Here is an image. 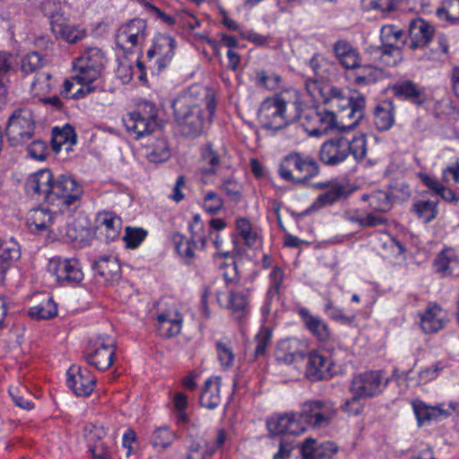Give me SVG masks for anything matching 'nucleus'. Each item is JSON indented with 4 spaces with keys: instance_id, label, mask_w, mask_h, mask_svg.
Segmentation results:
<instances>
[{
    "instance_id": "052dcab7",
    "label": "nucleus",
    "mask_w": 459,
    "mask_h": 459,
    "mask_svg": "<svg viewBox=\"0 0 459 459\" xmlns=\"http://www.w3.org/2000/svg\"><path fill=\"white\" fill-rule=\"evenodd\" d=\"M43 65L42 56L36 51L28 53L22 60V71L31 74L38 71Z\"/></svg>"
},
{
    "instance_id": "680f3d73",
    "label": "nucleus",
    "mask_w": 459,
    "mask_h": 459,
    "mask_svg": "<svg viewBox=\"0 0 459 459\" xmlns=\"http://www.w3.org/2000/svg\"><path fill=\"white\" fill-rule=\"evenodd\" d=\"M216 351L218 359L224 368L233 366L235 355L230 344L218 341L216 342Z\"/></svg>"
},
{
    "instance_id": "6e6d98bb",
    "label": "nucleus",
    "mask_w": 459,
    "mask_h": 459,
    "mask_svg": "<svg viewBox=\"0 0 459 459\" xmlns=\"http://www.w3.org/2000/svg\"><path fill=\"white\" fill-rule=\"evenodd\" d=\"M255 357L259 358L265 354L267 346L272 341V329L267 326H262L256 333L255 338Z\"/></svg>"
},
{
    "instance_id": "49530a36",
    "label": "nucleus",
    "mask_w": 459,
    "mask_h": 459,
    "mask_svg": "<svg viewBox=\"0 0 459 459\" xmlns=\"http://www.w3.org/2000/svg\"><path fill=\"white\" fill-rule=\"evenodd\" d=\"M398 50L382 44L380 47H368V52L370 55H374V60L377 65L385 66H392L396 64V59L394 56V51Z\"/></svg>"
},
{
    "instance_id": "69168bd1",
    "label": "nucleus",
    "mask_w": 459,
    "mask_h": 459,
    "mask_svg": "<svg viewBox=\"0 0 459 459\" xmlns=\"http://www.w3.org/2000/svg\"><path fill=\"white\" fill-rule=\"evenodd\" d=\"M223 206L222 198L215 192H208L204 198V208L210 214L218 213Z\"/></svg>"
},
{
    "instance_id": "aec40b11",
    "label": "nucleus",
    "mask_w": 459,
    "mask_h": 459,
    "mask_svg": "<svg viewBox=\"0 0 459 459\" xmlns=\"http://www.w3.org/2000/svg\"><path fill=\"white\" fill-rule=\"evenodd\" d=\"M50 26L56 39H62L70 44L76 43L85 37L84 30L71 25L63 14L57 13L50 16Z\"/></svg>"
},
{
    "instance_id": "13d9d810",
    "label": "nucleus",
    "mask_w": 459,
    "mask_h": 459,
    "mask_svg": "<svg viewBox=\"0 0 459 459\" xmlns=\"http://www.w3.org/2000/svg\"><path fill=\"white\" fill-rule=\"evenodd\" d=\"M380 245L383 249L384 257L398 256L403 254L405 248L403 245L395 238L388 237L385 239H380Z\"/></svg>"
},
{
    "instance_id": "0e129e2a",
    "label": "nucleus",
    "mask_w": 459,
    "mask_h": 459,
    "mask_svg": "<svg viewBox=\"0 0 459 459\" xmlns=\"http://www.w3.org/2000/svg\"><path fill=\"white\" fill-rule=\"evenodd\" d=\"M281 78L280 75L276 74H268L265 71L260 70L256 72V85L259 87H264L267 90H275Z\"/></svg>"
},
{
    "instance_id": "a18cd8bd",
    "label": "nucleus",
    "mask_w": 459,
    "mask_h": 459,
    "mask_svg": "<svg viewBox=\"0 0 459 459\" xmlns=\"http://www.w3.org/2000/svg\"><path fill=\"white\" fill-rule=\"evenodd\" d=\"M28 315L30 318L36 320L51 319L57 315V306L52 298H48L46 302L31 307Z\"/></svg>"
},
{
    "instance_id": "72a5a7b5",
    "label": "nucleus",
    "mask_w": 459,
    "mask_h": 459,
    "mask_svg": "<svg viewBox=\"0 0 459 459\" xmlns=\"http://www.w3.org/2000/svg\"><path fill=\"white\" fill-rule=\"evenodd\" d=\"M221 378H208L200 394V404L209 410L215 409L221 403Z\"/></svg>"
},
{
    "instance_id": "f3484780",
    "label": "nucleus",
    "mask_w": 459,
    "mask_h": 459,
    "mask_svg": "<svg viewBox=\"0 0 459 459\" xmlns=\"http://www.w3.org/2000/svg\"><path fill=\"white\" fill-rule=\"evenodd\" d=\"M67 385L77 396H89L94 390L95 378L87 368L73 365L67 370Z\"/></svg>"
},
{
    "instance_id": "864d4df0",
    "label": "nucleus",
    "mask_w": 459,
    "mask_h": 459,
    "mask_svg": "<svg viewBox=\"0 0 459 459\" xmlns=\"http://www.w3.org/2000/svg\"><path fill=\"white\" fill-rule=\"evenodd\" d=\"M147 234V230L143 228L126 227L123 240L127 248L134 249L145 239Z\"/></svg>"
},
{
    "instance_id": "3c124183",
    "label": "nucleus",
    "mask_w": 459,
    "mask_h": 459,
    "mask_svg": "<svg viewBox=\"0 0 459 459\" xmlns=\"http://www.w3.org/2000/svg\"><path fill=\"white\" fill-rule=\"evenodd\" d=\"M174 439V432L171 431L168 427L164 426L159 427L153 431L151 443L154 447H161L162 450H165L171 446Z\"/></svg>"
},
{
    "instance_id": "37998d69",
    "label": "nucleus",
    "mask_w": 459,
    "mask_h": 459,
    "mask_svg": "<svg viewBox=\"0 0 459 459\" xmlns=\"http://www.w3.org/2000/svg\"><path fill=\"white\" fill-rule=\"evenodd\" d=\"M147 150L146 157L149 161L153 163L166 161L170 157V149L165 138H157L147 146Z\"/></svg>"
},
{
    "instance_id": "bf43d9fd",
    "label": "nucleus",
    "mask_w": 459,
    "mask_h": 459,
    "mask_svg": "<svg viewBox=\"0 0 459 459\" xmlns=\"http://www.w3.org/2000/svg\"><path fill=\"white\" fill-rule=\"evenodd\" d=\"M80 58L84 59L88 64L103 69L107 59L101 49L98 48H90L82 54Z\"/></svg>"
},
{
    "instance_id": "603ef678",
    "label": "nucleus",
    "mask_w": 459,
    "mask_h": 459,
    "mask_svg": "<svg viewBox=\"0 0 459 459\" xmlns=\"http://www.w3.org/2000/svg\"><path fill=\"white\" fill-rule=\"evenodd\" d=\"M369 205L375 211L385 212L392 207L389 194L385 191H377L367 196ZM366 199V196H364Z\"/></svg>"
},
{
    "instance_id": "8fccbe9b",
    "label": "nucleus",
    "mask_w": 459,
    "mask_h": 459,
    "mask_svg": "<svg viewBox=\"0 0 459 459\" xmlns=\"http://www.w3.org/2000/svg\"><path fill=\"white\" fill-rule=\"evenodd\" d=\"M359 67L360 70L357 72L354 78V82L357 85L375 83L382 74V71L375 65H360Z\"/></svg>"
},
{
    "instance_id": "58836bf2",
    "label": "nucleus",
    "mask_w": 459,
    "mask_h": 459,
    "mask_svg": "<svg viewBox=\"0 0 459 459\" xmlns=\"http://www.w3.org/2000/svg\"><path fill=\"white\" fill-rule=\"evenodd\" d=\"M55 216L48 209L36 208L30 210L27 223L32 231H43L53 224Z\"/></svg>"
},
{
    "instance_id": "9b49d317",
    "label": "nucleus",
    "mask_w": 459,
    "mask_h": 459,
    "mask_svg": "<svg viewBox=\"0 0 459 459\" xmlns=\"http://www.w3.org/2000/svg\"><path fill=\"white\" fill-rule=\"evenodd\" d=\"M48 272L63 285L77 284L83 279L81 264L76 258L55 256L48 261Z\"/></svg>"
},
{
    "instance_id": "ea45409f",
    "label": "nucleus",
    "mask_w": 459,
    "mask_h": 459,
    "mask_svg": "<svg viewBox=\"0 0 459 459\" xmlns=\"http://www.w3.org/2000/svg\"><path fill=\"white\" fill-rule=\"evenodd\" d=\"M248 296L239 290H231L227 307L232 311L236 320H241L248 312Z\"/></svg>"
},
{
    "instance_id": "473e14b6",
    "label": "nucleus",
    "mask_w": 459,
    "mask_h": 459,
    "mask_svg": "<svg viewBox=\"0 0 459 459\" xmlns=\"http://www.w3.org/2000/svg\"><path fill=\"white\" fill-rule=\"evenodd\" d=\"M76 143V134L74 128L66 125L62 129L55 127L52 131L51 147L55 153H59L63 150L68 153Z\"/></svg>"
},
{
    "instance_id": "a19ab883",
    "label": "nucleus",
    "mask_w": 459,
    "mask_h": 459,
    "mask_svg": "<svg viewBox=\"0 0 459 459\" xmlns=\"http://www.w3.org/2000/svg\"><path fill=\"white\" fill-rule=\"evenodd\" d=\"M345 189V186L339 182L333 184L326 192L317 196L312 204L311 209L319 210L325 206L332 205L342 197H346Z\"/></svg>"
},
{
    "instance_id": "e2e57ef3",
    "label": "nucleus",
    "mask_w": 459,
    "mask_h": 459,
    "mask_svg": "<svg viewBox=\"0 0 459 459\" xmlns=\"http://www.w3.org/2000/svg\"><path fill=\"white\" fill-rule=\"evenodd\" d=\"M221 188L227 195L230 201L235 203L240 201L242 197L241 186L233 178L223 179Z\"/></svg>"
},
{
    "instance_id": "412c9836",
    "label": "nucleus",
    "mask_w": 459,
    "mask_h": 459,
    "mask_svg": "<svg viewBox=\"0 0 459 459\" xmlns=\"http://www.w3.org/2000/svg\"><path fill=\"white\" fill-rule=\"evenodd\" d=\"M191 231V238H186L180 233H174L172 235V241L178 254L190 261L195 257V249L197 247V243L201 244V248H204L206 245V238L203 233L194 231V226H189Z\"/></svg>"
},
{
    "instance_id": "338daca9",
    "label": "nucleus",
    "mask_w": 459,
    "mask_h": 459,
    "mask_svg": "<svg viewBox=\"0 0 459 459\" xmlns=\"http://www.w3.org/2000/svg\"><path fill=\"white\" fill-rule=\"evenodd\" d=\"M27 152L30 157L37 160H44L48 156V146L42 140H34L28 145Z\"/></svg>"
},
{
    "instance_id": "c85d7f7f",
    "label": "nucleus",
    "mask_w": 459,
    "mask_h": 459,
    "mask_svg": "<svg viewBox=\"0 0 459 459\" xmlns=\"http://www.w3.org/2000/svg\"><path fill=\"white\" fill-rule=\"evenodd\" d=\"M315 445V439L305 440L300 449L303 459H332L338 451V446L333 442Z\"/></svg>"
},
{
    "instance_id": "bb28decb",
    "label": "nucleus",
    "mask_w": 459,
    "mask_h": 459,
    "mask_svg": "<svg viewBox=\"0 0 459 459\" xmlns=\"http://www.w3.org/2000/svg\"><path fill=\"white\" fill-rule=\"evenodd\" d=\"M91 267L104 281L112 283L121 277V265L115 256L103 255L94 261Z\"/></svg>"
},
{
    "instance_id": "b1692460",
    "label": "nucleus",
    "mask_w": 459,
    "mask_h": 459,
    "mask_svg": "<svg viewBox=\"0 0 459 459\" xmlns=\"http://www.w3.org/2000/svg\"><path fill=\"white\" fill-rule=\"evenodd\" d=\"M305 345L299 340L290 338L281 340L276 348L275 357L278 361L287 365L303 359Z\"/></svg>"
},
{
    "instance_id": "de8ad7c7",
    "label": "nucleus",
    "mask_w": 459,
    "mask_h": 459,
    "mask_svg": "<svg viewBox=\"0 0 459 459\" xmlns=\"http://www.w3.org/2000/svg\"><path fill=\"white\" fill-rule=\"evenodd\" d=\"M9 394L14 403L24 410H30L34 404L32 403V394L28 391L27 387L19 384L17 385L10 386Z\"/></svg>"
},
{
    "instance_id": "5701e85b",
    "label": "nucleus",
    "mask_w": 459,
    "mask_h": 459,
    "mask_svg": "<svg viewBox=\"0 0 459 459\" xmlns=\"http://www.w3.org/2000/svg\"><path fill=\"white\" fill-rule=\"evenodd\" d=\"M333 52L339 64L345 69L359 68L361 56L359 50L348 40L338 39L333 45Z\"/></svg>"
},
{
    "instance_id": "e433bc0d",
    "label": "nucleus",
    "mask_w": 459,
    "mask_h": 459,
    "mask_svg": "<svg viewBox=\"0 0 459 459\" xmlns=\"http://www.w3.org/2000/svg\"><path fill=\"white\" fill-rule=\"evenodd\" d=\"M20 255V246L13 238L0 239V273L4 274Z\"/></svg>"
},
{
    "instance_id": "20e7f679",
    "label": "nucleus",
    "mask_w": 459,
    "mask_h": 459,
    "mask_svg": "<svg viewBox=\"0 0 459 459\" xmlns=\"http://www.w3.org/2000/svg\"><path fill=\"white\" fill-rule=\"evenodd\" d=\"M319 173L314 158L292 152L284 156L279 165V175L284 181L293 185H305Z\"/></svg>"
},
{
    "instance_id": "f257e3e1",
    "label": "nucleus",
    "mask_w": 459,
    "mask_h": 459,
    "mask_svg": "<svg viewBox=\"0 0 459 459\" xmlns=\"http://www.w3.org/2000/svg\"><path fill=\"white\" fill-rule=\"evenodd\" d=\"M215 108L214 96L207 88L191 86L172 103L177 132L186 139L199 137L204 132L205 123L213 116Z\"/></svg>"
},
{
    "instance_id": "09e8293b",
    "label": "nucleus",
    "mask_w": 459,
    "mask_h": 459,
    "mask_svg": "<svg viewBox=\"0 0 459 459\" xmlns=\"http://www.w3.org/2000/svg\"><path fill=\"white\" fill-rule=\"evenodd\" d=\"M437 15L451 24H459V0H444L442 6L437 10Z\"/></svg>"
},
{
    "instance_id": "79ce46f5",
    "label": "nucleus",
    "mask_w": 459,
    "mask_h": 459,
    "mask_svg": "<svg viewBox=\"0 0 459 459\" xmlns=\"http://www.w3.org/2000/svg\"><path fill=\"white\" fill-rule=\"evenodd\" d=\"M437 204L438 200H419L413 204L411 211L419 220L424 223H429L437 216Z\"/></svg>"
},
{
    "instance_id": "2f4dec72",
    "label": "nucleus",
    "mask_w": 459,
    "mask_h": 459,
    "mask_svg": "<svg viewBox=\"0 0 459 459\" xmlns=\"http://www.w3.org/2000/svg\"><path fill=\"white\" fill-rule=\"evenodd\" d=\"M395 106L393 101L385 100L374 108L373 120L379 132L389 130L394 124Z\"/></svg>"
},
{
    "instance_id": "9d476101",
    "label": "nucleus",
    "mask_w": 459,
    "mask_h": 459,
    "mask_svg": "<svg viewBox=\"0 0 459 459\" xmlns=\"http://www.w3.org/2000/svg\"><path fill=\"white\" fill-rule=\"evenodd\" d=\"M334 414L335 408L332 402L311 400L302 404L299 420L313 428H323L330 423Z\"/></svg>"
},
{
    "instance_id": "f704fd0d",
    "label": "nucleus",
    "mask_w": 459,
    "mask_h": 459,
    "mask_svg": "<svg viewBox=\"0 0 459 459\" xmlns=\"http://www.w3.org/2000/svg\"><path fill=\"white\" fill-rule=\"evenodd\" d=\"M352 130L340 129L347 142L348 155L352 154L357 161H360L367 154V140L364 134H355Z\"/></svg>"
},
{
    "instance_id": "7ed1b4c3",
    "label": "nucleus",
    "mask_w": 459,
    "mask_h": 459,
    "mask_svg": "<svg viewBox=\"0 0 459 459\" xmlns=\"http://www.w3.org/2000/svg\"><path fill=\"white\" fill-rule=\"evenodd\" d=\"M327 112H333L339 122L340 129H353L364 117L366 100L364 96L351 97L344 91L332 86L324 95Z\"/></svg>"
},
{
    "instance_id": "39448f33",
    "label": "nucleus",
    "mask_w": 459,
    "mask_h": 459,
    "mask_svg": "<svg viewBox=\"0 0 459 459\" xmlns=\"http://www.w3.org/2000/svg\"><path fill=\"white\" fill-rule=\"evenodd\" d=\"M383 379L379 371H368L355 376L350 387L353 395L342 405L343 411L354 415L359 413L361 409L359 400L380 394L383 389Z\"/></svg>"
},
{
    "instance_id": "6ab92c4d",
    "label": "nucleus",
    "mask_w": 459,
    "mask_h": 459,
    "mask_svg": "<svg viewBox=\"0 0 459 459\" xmlns=\"http://www.w3.org/2000/svg\"><path fill=\"white\" fill-rule=\"evenodd\" d=\"M448 320L446 311L437 303H429L425 310L420 313V329L427 334L442 330Z\"/></svg>"
},
{
    "instance_id": "a878e982",
    "label": "nucleus",
    "mask_w": 459,
    "mask_h": 459,
    "mask_svg": "<svg viewBox=\"0 0 459 459\" xmlns=\"http://www.w3.org/2000/svg\"><path fill=\"white\" fill-rule=\"evenodd\" d=\"M330 365L326 357L316 351H310L307 354L306 377L313 382L325 379L331 376Z\"/></svg>"
},
{
    "instance_id": "f8f14e48",
    "label": "nucleus",
    "mask_w": 459,
    "mask_h": 459,
    "mask_svg": "<svg viewBox=\"0 0 459 459\" xmlns=\"http://www.w3.org/2000/svg\"><path fill=\"white\" fill-rule=\"evenodd\" d=\"M115 352L116 348L112 339L105 340L99 337L90 342L85 351V359L98 370H106L112 365Z\"/></svg>"
},
{
    "instance_id": "5fc2aeb1",
    "label": "nucleus",
    "mask_w": 459,
    "mask_h": 459,
    "mask_svg": "<svg viewBox=\"0 0 459 459\" xmlns=\"http://www.w3.org/2000/svg\"><path fill=\"white\" fill-rule=\"evenodd\" d=\"M144 38L136 36L135 34H128L124 30H117L116 37L117 47L124 50L126 53L131 52V48L136 47Z\"/></svg>"
},
{
    "instance_id": "c9c22d12",
    "label": "nucleus",
    "mask_w": 459,
    "mask_h": 459,
    "mask_svg": "<svg viewBox=\"0 0 459 459\" xmlns=\"http://www.w3.org/2000/svg\"><path fill=\"white\" fill-rule=\"evenodd\" d=\"M200 169L206 176L214 175L221 164V157L212 143H207L200 149Z\"/></svg>"
},
{
    "instance_id": "4468645a",
    "label": "nucleus",
    "mask_w": 459,
    "mask_h": 459,
    "mask_svg": "<svg viewBox=\"0 0 459 459\" xmlns=\"http://www.w3.org/2000/svg\"><path fill=\"white\" fill-rule=\"evenodd\" d=\"M346 139L342 137L341 131L325 142L319 151V159L326 165H337L344 161L348 157Z\"/></svg>"
},
{
    "instance_id": "2eb2a0df",
    "label": "nucleus",
    "mask_w": 459,
    "mask_h": 459,
    "mask_svg": "<svg viewBox=\"0 0 459 459\" xmlns=\"http://www.w3.org/2000/svg\"><path fill=\"white\" fill-rule=\"evenodd\" d=\"M269 437L280 435H299L306 430L294 413L275 414L266 420Z\"/></svg>"
},
{
    "instance_id": "423d86ee",
    "label": "nucleus",
    "mask_w": 459,
    "mask_h": 459,
    "mask_svg": "<svg viewBox=\"0 0 459 459\" xmlns=\"http://www.w3.org/2000/svg\"><path fill=\"white\" fill-rule=\"evenodd\" d=\"M160 110L156 105L144 101L138 106V109L127 113L123 123L128 132L135 134V138L152 133L163 126V120L159 118Z\"/></svg>"
},
{
    "instance_id": "a211bd4d",
    "label": "nucleus",
    "mask_w": 459,
    "mask_h": 459,
    "mask_svg": "<svg viewBox=\"0 0 459 459\" xmlns=\"http://www.w3.org/2000/svg\"><path fill=\"white\" fill-rule=\"evenodd\" d=\"M435 35L434 26L422 18H414L409 22V48L412 50L427 47Z\"/></svg>"
},
{
    "instance_id": "c756f323",
    "label": "nucleus",
    "mask_w": 459,
    "mask_h": 459,
    "mask_svg": "<svg viewBox=\"0 0 459 459\" xmlns=\"http://www.w3.org/2000/svg\"><path fill=\"white\" fill-rule=\"evenodd\" d=\"M154 46L157 52V65L158 72L165 69L172 60L175 54L176 41L173 38L168 35H159L155 38Z\"/></svg>"
},
{
    "instance_id": "1a4fd4ad",
    "label": "nucleus",
    "mask_w": 459,
    "mask_h": 459,
    "mask_svg": "<svg viewBox=\"0 0 459 459\" xmlns=\"http://www.w3.org/2000/svg\"><path fill=\"white\" fill-rule=\"evenodd\" d=\"M299 119L304 130L310 136L319 137L332 130L340 131L336 116L333 112H327L326 109L309 108L301 115Z\"/></svg>"
},
{
    "instance_id": "393cba45",
    "label": "nucleus",
    "mask_w": 459,
    "mask_h": 459,
    "mask_svg": "<svg viewBox=\"0 0 459 459\" xmlns=\"http://www.w3.org/2000/svg\"><path fill=\"white\" fill-rule=\"evenodd\" d=\"M305 328L319 342H326L331 338V330L328 325L319 316L312 315L306 307L298 311Z\"/></svg>"
},
{
    "instance_id": "4d7b16f0",
    "label": "nucleus",
    "mask_w": 459,
    "mask_h": 459,
    "mask_svg": "<svg viewBox=\"0 0 459 459\" xmlns=\"http://www.w3.org/2000/svg\"><path fill=\"white\" fill-rule=\"evenodd\" d=\"M236 228L247 246L251 247L255 243L257 235L252 230L251 223L247 218L237 219Z\"/></svg>"
},
{
    "instance_id": "774afa93",
    "label": "nucleus",
    "mask_w": 459,
    "mask_h": 459,
    "mask_svg": "<svg viewBox=\"0 0 459 459\" xmlns=\"http://www.w3.org/2000/svg\"><path fill=\"white\" fill-rule=\"evenodd\" d=\"M146 28L145 22L142 19H133L128 23L121 26L118 30H124L128 34H135L136 36L145 38L144 30Z\"/></svg>"
},
{
    "instance_id": "f03ea898",
    "label": "nucleus",
    "mask_w": 459,
    "mask_h": 459,
    "mask_svg": "<svg viewBox=\"0 0 459 459\" xmlns=\"http://www.w3.org/2000/svg\"><path fill=\"white\" fill-rule=\"evenodd\" d=\"M302 107L299 97L286 100L283 94H275L262 101L257 118L263 128L280 130L299 120Z\"/></svg>"
},
{
    "instance_id": "ddd939ff",
    "label": "nucleus",
    "mask_w": 459,
    "mask_h": 459,
    "mask_svg": "<svg viewBox=\"0 0 459 459\" xmlns=\"http://www.w3.org/2000/svg\"><path fill=\"white\" fill-rule=\"evenodd\" d=\"M54 175L44 169L30 174L25 182V192L33 198L42 199L50 204Z\"/></svg>"
},
{
    "instance_id": "cd10ccee",
    "label": "nucleus",
    "mask_w": 459,
    "mask_h": 459,
    "mask_svg": "<svg viewBox=\"0 0 459 459\" xmlns=\"http://www.w3.org/2000/svg\"><path fill=\"white\" fill-rule=\"evenodd\" d=\"M121 228V219L113 212H103L98 214L96 230L99 234L104 235L107 242L118 238Z\"/></svg>"
},
{
    "instance_id": "6e6552de",
    "label": "nucleus",
    "mask_w": 459,
    "mask_h": 459,
    "mask_svg": "<svg viewBox=\"0 0 459 459\" xmlns=\"http://www.w3.org/2000/svg\"><path fill=\"white\" fill-rule=\"evenodd\" d=\"M83 194L82 186L70 175L54 177L50 204L70 208L77 206Z\"/></svg>"
},
{
    "instance_id": "7c9ffc66",
    "label": "nucleus",
    "mask_w": 459,
    "mask_h": 459,
    "mask_svg": "<svg viewBox=\"0 0 459 459\" xmlns=\"http://www.w3.org/2000/svg\"><path fill=\"white\" fill-rule=\"evenodd\" d=\"M414 413L416 415L418 425L423 426L432 420H441L447 418L450 413L448 411L439 406H429L420 400H414L411 403Z\"/></svg>"
},
{
    "instance_id": "4be33fe9",
    "label": "nucleus",
    "mask_w": 459,
    "mask_h": 459,
    "mask_svg": "<svg viewBox=\"0 0 459 459\" xmlns=\"http://www.w3.org/2000/svg\"><path fill=\"white\" fill-rule=\"evenodd\" d=\"M392 91L398 99L410 101L417 106H422L428 100L425 89L411 80L395 82Z\"/></svg>"
},
{
    "instance_id": "0eeeda50",
    "label": "nucleus",
    "mask_w": 459,
    "mask_h": 459,
    "mask_svg": "<svg viewBox=\"0 0 459 459\" xmlns=\"http://www.w3.org/2000/svg\"><path fill=\"white\" fill-rule=\"evenodd\" d=\"M4 132L12 146L28 143L35 133L31 112L26 108L15 109L8 118Z\"/></svg>"
},
{
    "instance_id": "4c0bfd02",
    "label": "nucleus",
    "mask_w": 459,
    "mask_h": 459,
    "mask_svg": "<svg viewBox=\"0 0 459 459\" xmlns=\"http://www.w3.org/2000/svg\"><path fill=\"white\" fill-rule=\"evenodd\" d=\"M157 331L163 338H170L178 335L182 327V316L179 314H160L157 317Z\"/></svg>"
},
{
    "instance_id": "c03bdc74",
    "label": "nucleus",
    "mask_w": 459,
    "mask_h": 459,
    "mask_svg": "<svg viewBox=\"0 0 459 459\" xmlns=\"http://www.w3.org/2000/svg\"><path fill=\"white\" fill-rule=\"evenodd\" d=\"M381 40L384 45L401 49L406 42V38L403 30L395 25H386L381 30Z\"/></svg>"
},
{
    "instance_id": "dca6fc26",
    "label": "nucleus",
    "mask_w": 459,
    "mask_h": 459,
    "mask_svg": "<svg viewBox=\"0 0 459 459\" xmlns=\"http://www.w3.org/2000/svg\"><path fill=\"white\" fill-rule=\"evenodd\" d=\"M74 69L76 72L74 79L79 84L82 85L76 91L75 97H83L95 91V87L91 86V83L97 80L103 69L97 66L93 67L88 64L84 59L77 57L74 62Z\"/></svg>"
}]
</instances>
